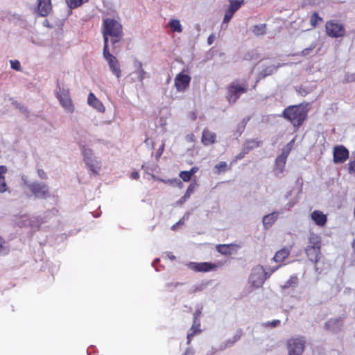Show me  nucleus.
Segmentation results:
<instances>
[{
	"instance_id": "b1692460",
	"label": "nucleus",
	"mask_w": 355,
	"mask_h": 355,
	"mask_svg": "<svg viewBox=\"0 0 355 355\" xmlns=\"http://www.w3.org/2000/svg\"><path fill=\"white\" fill-rule=\"evenodd\" d=\"M197 184L196 182L191 183L188 187L184 195L180 198V203H184L188 198H190L191 194L195 191Z\"/></svg>"
},
{
	"instance_id": "79ce46f5",
	"label": "nucleus",
	"mask_w": 355,
	"mask_h": 355,
	"mask_svg": "<svg viewBox=\"0 0 355 355\" xmlns=\"http://www.w3.org/2000/svg\"><path fill=\"white\" fill-rule=\"evenodd\" d=\"M315 48V44H312L309 47L303 49L301 51V55H304V56L308 55L313 51V49Z\"/></svg>"
},
{
	"instance_id": "c85d7f7f",
	"label": "nucleus",
	"mask_w": 355,
	"mask_h": 355,
	"mask_svg": "<svg viewBox=\"0 0 355 355\" xmlns=\"http://www.w3.org/2000/svg\"><path fill=\"white\" fill-rule=\"evenodd\" d=\"M201 329H196L194 327L191 326L187 333V344L189 345L193 339V338L201 334Z\"/></svg>"
},
{
	"instance_id": "4c0bfd02",
	"label": "nucleus",
	"mask_w": 355,
	"mask_h": 355,
	"mask_svg": "<svg viewBox=\"0 0 355 355\" xmlns=\"http://www.w3.org/2000/svg\"><path fill=\"white\" fill-rule=\"evenodd\" d=\"M12 105L17 109L20 110L23 113L26 114V115L28 114L29 112L28 109L23 105L22 104L18 103L17 101H12Z\"/></svg>"
},
{
	"instance_id": "864d4df0",
	"label": "nucleus",
	"mask_w": 355,
	"mask_h": 355,
	"mask_svg": "<svg viewBox=\"0 0 355 355\" xmlns=\"http://www.w3.org/2000/svg\"><path fill=\"white\" fill-rule=\"evenodd\" d=\"M241 336V331H239L234 337V340L232 342V343H235L236 341L239 340Z\"/></svg>"
},
{
	"instance_id": "e2e57ef3",
	"label": "nucleus",
	"mask_w": 355,
	"mask_h": 355,
	"mask_svg": "<svg viewBox=\"0 0 355 355\" xmlns=\"http://www.w3.org/2000/svg\"><path fill=\"white\" fill-rule=\"evenodd\" d=\"M279 266H277L272 272H274L275 270H277V268H279Z\"/></svg>"
},
{
	"instance_id": "a211bd4d",
	"label": "nucleus",
	"mask_w": 355,
	"mask_h": 355,
	"mask_svg": "<svg viewBox=\"0 0 355 355\" xmlns=\"http://www.w3.org/2000/svg\"><path fill=\"white\" fill-rule=\"evenodd\" d=\"M311 217L314 223L319 226H324L327 221V216L319 210L313 211L311 214Z\"/></svg>"
},
{
	"instance_id": "49530a36",
	"label": "nucleus",
	"mask_w": 355,
	"mask_h": 355,
	"mask_svg": "<svg viewBox=\"0 0 355 355\" xmlns=\"http://www.w3.org/2000/svg\"><path fill=\"white\" fill-rule=\"evenodd\" d=\"M215 39H216V37H215L214 34H211L207 39V44L209 45L212 44L213 42H214Z\"/></svg>"
},
{
	"instance_id": "f8f14e48",
	"label": "nucleus",
	"mask_w": 355,
	"mask_h": 355,
	"mask_svg": "<svg viewBox=\"0 0 355 355\" xmlns=\"http://www.w3.org/2000/svg\"><path fill=\"white\" fill-rule=\"evenodd\" d=\"M191 78L189 75L184 73V71L178 73L174 79V85L176 90L179 92H184L189 87Z\"/></svg>"
},
{
	"instance_id": "de8ad7c7",
	"label": "nucleus",
	"mask_w": 355,
	"mask_h": 355,
	"mask_svg": "<svg viewBox=\"0 0 355 355\" xmlns=\"http://www.w3.org/2000/svg\"><path fill=\"white\" fill-rule=\"evenodd\" d=\"M37 173H38V175L40 176V178H41L42 179H46L47 177H46V173L42 169H38Z\"/></svg>"
},
{
	"instance_id": "4be33fe9",
	"label": "nucleus",
	"mask_w": 355,
	"mask_h": 355,
	"mask_svg": "<svg viewBox=\"0 0 355 355\" xmlns=\"http://www.w3.org/2000/svg\"><path fill=\"white\" fill-rule=\"evenodd\" d=\"M286 160L282 159V158H276L274 172L277 176H279L280 174H282L284 171L285 166H286Z\"/></svg>"
},
{
	"instance_id": "72a5a7b5",
	"label": "nucleus",
	"mask_w": 355,
	"mask_h": 355,
	"mask_svg": "<svg viewBox=\"0 0 355 355\" xmlns=\"http://www.w3.org/2000/svg\"><path fill=\"white\" fill-rule=\"evenodd\" d=\"M66 1L71 8H76L81 6L84 2L87 1V0H66Z\"/></svg>"
},
{
	"instance_id": "7ed1b4c3",
	"label": "nucleus",
	"mask_w": 355,
	"mask_h": 355,
	"mask_svg": "<svg viewBox=\"0 0 355 355\" xmlns=\"http://www.w3.org/2000/svg\"><path fill=\"white\" fill-rule=\"evenodd\" d=\"M321 245L320 236L316 234H311L309 237L308 244L305 248V253L309 259L315 263H317L322 257Z\"/></svg>"
},
{
	"instance_id": "39448f33",
	"label": "nucleus",
	"mask_w": 355,
	"mask_h": 355,
	"mask_svg": "<svg viewBox=\"0 0 355 355\" xmlns=\"http://www.w3.org/2000/svg\"><path fill=\"white\" fill-rule=\"evenodd\" d=\"M81 151L84 157V161L89 168V170L94 175H98V171L101 168V161L93 157L92 150L87 148L86 146L83 145L82 146Z\"/></svg>"
},
{
	"instance_id": "37998d69",
	"label": "nucleus",
	"mask_w": 355,
	"mask_h": 355,
	"mask_svg": "<svg viewBox=\"0 0 355 355\" xmlns=\"http://www.w3.org/2000/svg\"><path fill=\"white\" fill-rule=\"evenodd\" d=\"M10 64H11V67L13 69H15L17 71L21 70V64L18 60H11Z\"/></svg>"
},
{
	"instance_id": "cd10ccee",
	"label": "nucleus",
	"mask_w": 355,
	"mask_h": 355,
	"mask_svg": "<svg viewBox=\"0 0 355 355\" xmlns=\"http://www.w3.org/2000/svg\"><path fill=\"white\" fill-rule=\"evenodd\" d=\"M202 315V311L200 309L196 310V311L193 313V324L192 326L194 327L196 329H201V324H200V317Z\"/></svg>"
},
{
	"instance_id": "dca6fc26",
	"label": "nucleus",
	"mask_w": 355,
	"mask_h": 355,
	"mask_svg": "<svg viewBox=\"0 0 355 355\" xmlns=\"http://www.w3.org/2000/svg\"><path fill=\"white\" fill-rule=\"evenodd\" d=\"M216 141V133L211 132L207 128L203 129L202 132L201 142L204 146H209L215 144Z\"/></svg>"
},
{
	"instance_id": "473e14b6",
	"label": "nucleus",
	"mask_w": 355,
	"mask_h": 355,
	"mask_svg": "<svg viewBox=\"0 0 355 355\" xmlns=\"http://www.w3.org/2000/svg\"><path fill=\"white\" fill-rule=\"evenodd\" d=\"M278 67H276L275 65H270L267 67H266L263 71H261V74L263 77H266L267 76L272 75L277 69Z\"/></svg>"
},
{
	"instance_id": "6e6d98bb",
	"label": "nucleus",
	"mask_w": 355,
	"mask_h": 355,
	"mask_svg": "<svg viewBox=\"0 0 355 355\" xmlns=\"http://www.w3.org/2000/svg\"><path fill=\"white\" fill-rule=\"evenodd\" d=\"M164 144H163L157 150V153L159 154V155H161L162 153H163V150H164Z\"/></svg>"
},
{
	"instance_id": "09e8293b",
	"label": "nucleus",
	"mask_w": 355,
	"mask_h": 355,
	"mask_svg": "<svg viewBox=\"0 0 355 355\" xmlns=\"http://www.w3.org/2000/svg\"><path fill=\"white\" fill-rule=\"evenodd\" d=\"M182 355H193V351L191 348H187Z\"/></svg>"
},
{
	"instance_id": "603ef678",
	"label": "nucleus",
	"mask_w": 355,
	"mask_h": 355,
	"mask_svg": "<svg viewBox=\"0 0 355 355\" xmlns=\"http://www.w3.org/2000/svg\"><path fill=\"white\" fill-rule=\"evenodd\" d=\"M130 178L134 180H137L139 178V174L137 171L132 172L130 175Z\"/></svg>"
},
{
	"instance_id": "bf43d9fd",
	"label": "nucleus",
	"mask_w": 355,
	"mask_h": 355,
	"mask_svg": "<svg viewBox=\"0 0 355 355\" xmlns=\"http://www.w3.org/2000/svg\"><path fill=\"white\" fill-rule=\"evenodd\" d=\"M352 246L354 252H355V239L353 241Z\"/></svg>"
},
{
	"instance_id": "4d7b16f0",
	"label": "nucleus",
	"mask_w": 355,
	"mask_h": 355,
	"mask_svg": "<svg viewBox=\"0 0 355 355\" xmlns=\"http://www.w3.org/2000/svg\"><path fill=\"white\" fill-rule=\"evenodd\" d=\"M294 139H293L292 141H291L286 146H289V147H293V144L294 143Z\"/></svg>"
},
{
	"instance_id": "f257e3e1",
	"label": "nucleus",
	"mask_w": 355,
	"mask_h": 355,
	"mask_svg": "<svg viewBox=\"0 0 355 355\" xmlns=\"http://www.w3.org/2000/svg\"><path fill=\"white\" fill-rule=\"evenodd\" d=\"M102 33L104 38V46L108 48L109 38L113 44L121 40L123 37L122 25L114 19L106 18L103 22Z\"/></svg>"
},
{
	"instance_id": "2f4dec72",
	"label": "nucleus",
	"mask_w": 355,
	"mask_h": 355,
	"mask_svg": "<svg viewBox=\"0 0 355 355\" xmlns=\"http://www.w3.org/2000/svg\"><path fill=\"white\" fill-rule=\"evenodd\" d=\"M137 67V73L140 81H142L145 78L146 71L143 69L142 63L141 62H137L135 64Z\"/></svg>"
},
{
	"instance_id": "423d86ee",
	"label": "nucleus",
	"mask_w": 355,
	"mask_h": 355,
	"mask_svg": "<svg viewBox=\"0 0 355 355\" xmlns=\"http://www.w3.org/2000/svg\"><path fill=\"white\" fill-rule=\"evenodd\" d=\"M306 340L303 336L291 338L286 342L288 355H302Z\"/></svg>"
},
{
	"instance_id": "13d9d810",
	"label": "nucleus",
	"mask_w": 355,
	"mask_h": 355,
	"mask_svg": "<svg viewBox=\"0 0 355 355\" xmlns=\"http://www.w3.org/2000/svg\"><path fill=\"white\" fill-rule=\"evenodd\" d=\"M294 139H293L292 141H291L286 146H289V147H293V144L294 143Z\"/></svg>"
},
{
	"instance_id": "ddd939ff",
	"label": "nucleus",
	"mask_w": 355,
	"mask_h": 355,
	"mask_svg": "<svg viewBox=\"0 0 355 355\" xmlns=\"http://www.w3.org/2000/svg\"><path fill=\"white\" fill-rule=\"evenodd\" d=\"M349 157V151L343 146H337L334 148V162L335 163H343Z\"/></svg>"
},
{
	"instance_id": "5fc2aeb1",
	"label": "nucleus",
	"mask_w": 355,
	"mask_h": 355,
	"mask_svg": "<svg viewBox=\"0 0 355 355\" xmlns=\"http://www.w3.org/2000/svg\"><path fill=\"white\" fill-rule=\"evenodd\" d=\"M4 244V240L0 236V252L3 250Z\"/></svg>"
},
{
	"instance_id": "8fccbe9b",
	"label": "nucleus",
	"mask_w": 355,
	"mask_h": 355,
	"mask_svg": "<svg viewBox=\"0 0 355 355\" xmlns=\"http://www.w3.org/2000/svg\"><path fill=\"white\" fill-rule=\"evenodd\" d=\"M198 169H199V168H198V167H197V166H193V167H192V168H191L189 171H188L190 173V174H191V175H194L195 173H196L198 171Z\"/></svg>"
},
{
	"instance_id": "7c9ffc66",
	"label": "nucleus",
	"mask_w": 355,
	"mask_h": 355,
	"mask_svg": "<svg viewBox=\"0 0 355 355\" xmlns=\"http://www.w3.org/2000/svg\"><path fill=\"white\" fill-rule=\"evenodd\" d=\"M322 21V18L319 16L318 12H315L311 16L310 24L313 28H315Z\"/></svg>"
},
{
	"instance_id": "6ab92c4d",
	"label": "nucleus",
	"mask_w": 355,
	"mask_h": 355,
	"mask_svg": "<svg viewBox=\"0 0 355 355\" xmlns=\"http://www.w3.org/2000/svg\"><path fill=\"white\" fill-rule=\"evenodd\" d=\"M291 249V248L284 247V248L280 249L279 250H278L275 253V254L272 259L273 261L277 263H280V262H282L283 261H284L290 255Z\"/></svg>"
},
{
	"instance_id": "a18cd8bd",
	"label": "nucleus",
	"mask_w": 355,
	"mask_h": 355,
	"mask_svg": "<svg viewBox=\"0 0 355 355\" xmlns=\"http://www.w3.org/2000/svg\"><path fill=\"white\" fill-rule=\"evenodd\" d=\"M186 139L189 142H194L195 141V135L193 133L189 134L186 137Z\"/></svg>"
},
{
	"instance_id": "9b49d317",
	"label": "nucleus",
	"mask_w": 355,
	"mask_h": 355,
	"mask_svg": "<svg viewBox=\"0 0 355 355\" xmlns=\"http://www.w3.org/2000/svg\"><path fill=\"white\" fill-rule=\"evenodd\" d=\"M187 266L191 270L196 272H207L215 271L218 266L216 263L211 262H189Z\"/></svg>"
},
{
	"instance_id": "052dcab7",
	"label": "nucleus",
	"mask_w": 355,
	"mask_h": 355,
	"mask_svg": "<svg viewBox=\"0 0 355 355\" xmlns=\"http://www.w3.org/2000/svg\"><path fill=\"white\" fill-rule=\"evenodd\" d=\"M242 157H243V155L241 154L236 157L237 159H241Z\"/></svg>"
},
{
	"instance_id": "c03bdc74",
	"label": "nucleus",
	"mask_w": 355,
	"mask_h": 355,
	"mask_svg": "<svg viewBox=\"0 0 355 355\" xmlns=\"http://www.w3.org/2000/svg\"><path fill=\"white\" fill-rule=\"evenodd\" d=\"M348 171L349 173H355V159L350 161L348 164Z\"/></svg>"
},
{
	"instance_id": "412c9836",
	"label": "nucleus",
	"mask_w": 355,
	"mask_h": 355,
	"mask_svg": "<svg viewBox=\"0 0 355 355\" xmlns=\"http://www.w3.org/2000/svg\"><path fill=\"white\" fill-rule=\"evenodd\" d=\"M277 219V213L272 212L268 215H266L263 218V225L265 228L268 229L270 227Z\"/></svg>"
},
{
	"instance_id": "4468645a",
	"label": "nucleus",
	"mask_w": 355,
	"mask_h": 355,
	"mask_svg": "<svg viewBox=\"0 0 355 355\" xmlns=\"http://www.w3.org/2000/svg\"><path fill=\"white\" fill-rule=\"evenodd\" d=\"M239 248V245L235 243L218 244L216 245L217 252L224 256H230L236 253Z\"/></svg>"
},
{
	"instance_id": "c756f323",
	"label": "nucleus",
	"mask_w": 355,
	"mask_h": 355,
	"mask_svg": "<svg viewBox=\"0 0 355 355\" xmlns=\"http://www.w3.org/2000/svg\"><path fill=\"white\" fill-rule=\"evenodd\" d=\"M230 6L229 9L236 12L244 3V0H229Z\"/></svg>"
},
{
	"instance_id": "2eb2a0df",
	"label": "nucleus",
	"mask_w": 355,
	"mask_h": 355,
	"mask_svg": "<svg viewBox=\"0 0 355 355\" xmlns=\"http://www.w3.org/2000/svg\"><path fill=\"white\" fill-rule=\"evenodd\" d=\"M37 12L41 17L47 16L52 10L51 0H37Z\"/></svg>"
},
{
	"instance_id": "58836bf2",
	"label": "nucleus",
	"mask_w": 355,
	"mask_h": 355,
	"mask_svg": "<svg viewBox=\"0 0 355 355\" xmlns=\"http://www.w3.org/2000/svg\"><path fill=\"white\" fill-rule=\"evenodd\" d=\"M280 323H281V322L279 320H274L271 322H267L263 323V326L265 327L274 328V327H278L279 325H280Z\"/></svg>"
},
{
	"instance_id": "ea45409f",
	"label": "nucleus",
	"mask_w": 355,
	"mask_h": 355,
	"mask_svg": "<svg viewBox=\"0 0 355 355\" xmlns=\"http://www.w3.org/2000/svg\"><path fill=\"white\" fill-rule=\"evenodd\" d=\"M247 144H248V147L249 148H253L259 147L261 144V141H258L257 139H251L250 141H248Z\"/></svg>"
},
{
	"instance_id": "5701e85b",
	"label": "nucleus",
	"mask_w": 355,
	"mask_h": 355,
	"mask_svg": "<svg viewBox=\"0 0 355 355\" xmlns=\"http://www.w3.org/2000/svg\"><path fill=\"white\" fill-rule=\"evenodd\" d=\"M299 283V279L296 275H291L285 284L281 286L282 289L286 290L290 288H295Z\"/></svg>"
},
{
	"instance_id": "a878e982",
	"label": "nucleus",
	"mask_w": 355,
	"mask_h": 355,
	"mask_svg": "<svg viewBox=\"0 0 355 355\" xmlns=\"http://www.w3.org/2000/svg\"><path fill=\"white\" fill-rule=\"evenodd\" d=\"M168 26L173 32L181 33L182 31V25L178 19H171L168 24Z\"/></svg>"
},
{
	"instance_id": "f3484780",
	"label": "nucleus",
	"mask_w": 355,
	"mask_h": 355,
	"mask_svg": "<svg viewBox=\"0 0 355 355\" xmlns=\"http://www.w3.org/2000/svg\"><path fill=\"white\" fill-rule=\"evenodd\" d=\"M87 103L90 106L100 112H104L105 110V106L102 102L97 98L92 92L89 93L88 95Z\"/></svg>"
},
{
	"instance_id": "20e7f679",
	"label": "nucleus",
	"mask_w": 355,
	"mask_h": 355,
	"mask_svg": "<svg viewBox=\"0 0 355 355\" xmlns=\"http://www.w3.org/2000/svg\"><path fill=\"white\" fill-rule=\"evenodd\" d=\"M325 33L330 37L339 38L346 35V29L338 20L331 19L325 24Z\"/></svg>"
},
{
	"instance_id": "f704fd0d",
	"label": "nucleus",
	"mask_w": 355,
	"mask_h": 355,
	"mask_svg": "<svg viewBox=\"0 0 355 355\" xmlns=\"http://www.w3.org/2000/svg\"><path fill=\"white\" fill-rule=\"evenodd\" d=\"M291 150V147L284 146L282 148V153L277 157V158H282V159H287V157Z\"/></svg>"
},
{
	"instance_id": "a19ab883",
	"label": "nucleus",
	"mask_w": 355,
	"mask_h": 355,
	"mask_svg": "<svg viewBox=\"0 0 355 355\" xmlns=\"http://www.w3.org/2000/svg\"><path fill=\"white\" fill-rule=\"evenodd\" d=\"M255 276H256V274H252L250 277V280L252 282V284L256 286H261L263 284L265 279L261 278V279H259L258 281H256L254 279Z\"/></svg>"
},
{
	"instance_id": "bb28decb",
	"label": "nucleus",
	"mask_w": 355,
	"mask_h": 355,
	"mask_svg": "<svg viewBox=\"0 0 355 355\" xmlns=\"http://www.w3.org/2000/svg\"><path fill=\"white\" fill-rule=\"evenodd\" d=\"M229 169H230V167L228 166L227 164L225 162H219L218 164L215 165L214 168V173L216 174L224 173Z\"/></svg>"
},
{
	"instance_id": "f03ea898",
	"label": "nucleus",
	"mask_w": 355,
	"mask_h": 355,
	"mask_svg": "<svg viewBox=\"0 0 355 355\" xmlns=\"http://www.w3.org/2000/svg\"><path fill=\"white\" fill-rule=\"evenodd\" d=\"M308 110L302 105H291L285 108L282 116L291 122L295 130L303 124L307 118Z\"/></svg>"
},
{
	"instance_id": "0eeeda50",
	"label": "nucleus",
	"mask_w": 355,
	"mask_h": 355,
	"mask_svg": "<svg viewBox=\"0 0 355 355\" xmlns=\"http://www.w3.org/2000/svg\"><path fill=\"white\" fill-rule=\"evenodd\" d=\"M29 191L35 198L46 199L51 193L47 184L40 182H34L27 185Z\"/></svg>"
},
{
	"instance_id": "aec40b11",
	"label": "nucleus",
	"mask_w": 355,
	"mask_h": 355,
	"mask_svg": "<svg viewBox=\"0 0 355 355\" xmlns=\"http://www.w3.org/2000/svg\"><path fill=\"white\" fill-rule=\"evenodd\" d=\"M7 167L6 166H0V193L6 192L8 187L6 182L5 174L7 173Z\"/></svg>"
},
{
	"instance_id": "393cba45",
	"label": "nucleus",
	"mask_w": 355,
	"mask_h": 355,
	"mask_svg": "<svg viewBox=\"0 0 355 355\" xmlns=\"http://www.w3.org/2000/svg\"><path fill=\"white\" fill-rule=\"evenodd\" d=\"M252 32L256 36L265 35L266 33V24L254 25L252 28Z\"/></svg>"
},
{
	"instance_id": "6e6552de",
	"label": "nucleus",
	"mask_w": 355,
	"mask_h": 355,
	"mask_svg": "<svg viewBox=\"0 0 355 355\" xmlns=\"http://www.w3.org/2000/svg\"><path fill=\"white\" fill-rule=\"evenodd\" d=\"M227 98L230 103H234L241 94H245L248 91V85H239L235 83H232L227 88Z\"/></svg>"
},
{
	"instance_id": "1a4fd4ad",
	"label": "nucleus",
	"mask_w": 355,
	"mask_h": 355,
	"mask_svg": "<svg viewBox=\"0 0 355 355\" xmlns=\"http://www.w3.org/2000/svg\"><path fill=\"white\" fill-rule=\"evenodd\" d=\"M103 57L107 61L110 69L112 73L117 78H120L121 76V70L119 62L114 55L110 53L108 48L106 46L103 48Z\"/></svg>"
},
{
	"instance_id": "e433bc0d",
	"label": "nucleus",
	"mask_w": 355,
	"mask_h": 355,
	"mask_svg": "<svg viewBox=\"0 0 355 355\" xmlns=\"http://www.w3.org/2000/svg\"><path fill=\"white\" fill-rule=\"evenodd\" d=\"M235 12H234L230 9L227 8V10L225 11V16L223 18V23L227 24L230 22L231 19L232 18L233 15Z\"/></svg>"
},
{
	"instance_id": "680f3d73",
	"label": "nucleus",
	"mask_w": 355,
	"mask_h": 355,
	"mask_svg": "<svg viewBox=\"0 0 355 355\" xmlns=\"http://www.w3.org/2000/svg\"><path fill=\"white\" fill-rule=\"evenodd\" d=\"M331 322H332V321H331V320H330V321H329L328 322H327V323H326V326H329V324H330Z\"/></svg>"
},
{
	"instance_id": "9d476101",
	"label": "nucleus",
	"mask_w": 355,
	"mask_h": 355,
	"mask_svg": "<svg viewBox=\"0 0 355 355\" xmlns=\"http://www.w3.org/2000/svg\"><path fill=\"white\" fill-rule=\"evenodd\" d=\"M56 97L67 112L70 113L73 112L74 106L70 98L69 89L59 88V91L56 93Z\"/></svg>"
},
{
	"instance_id": "3c124183",
	"label": "nucleus",
	"mask_w": 355,
	"mask_h": 355,
	"mask_svg": "<svg viewBox=\"0 0 355 355\" xmlns=\"http://www.w3.org/2000/svg\"><path fill=\"white\" fill-rule=\"evenodd\" d=\"M184 224V219H180L178 222H177L175 225H173L172 226V230H175V228L178 226V225H183Z\"/></svg>"
},
{
	"instance_id": "c9c22d12",
	"label": "nucleus",
	"mask_w": 355,
	"mask_h": 355,
	"mask_svg": "<svg viewBox=\"0 0 355 355\" xmlns=\"http://www.w3.org/2000/svg\"><path fill=\"white\" fill-rule=\"evenodd\" d=\"M180 178L184 181V182H189L191 180L192 175L190 174V173L188 171H182L179 174Z\"/></svg>"
}]
</instances>
